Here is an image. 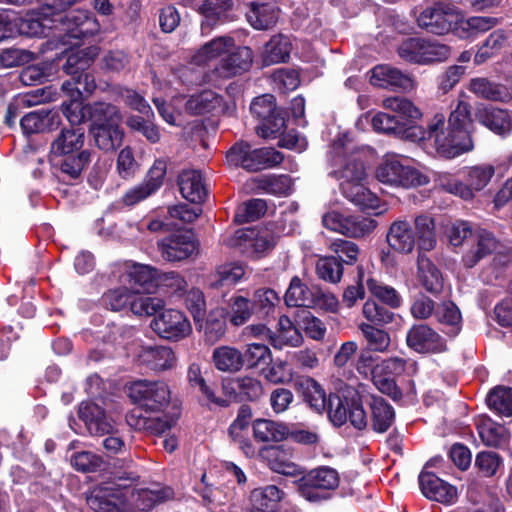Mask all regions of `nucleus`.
Here are the masks:
<instances>
[{"instance_id":"f257e3e1","label":"nucleus","mask_w":512,"mask_h":512,"mask_svg":"<svg viewBox=\"0 0 512 512\" xmlns=\"http://www.w3.org/2000/svg\"><path fill=\"white\" fill-rule=\"evenodd\" d=\"M330 175L340 181L343 195L362 210H375L378 198L363 185L366 178L365 167L356 153H347V149L334 143L331 151Z\"/></svg>"},{"instance_id":"f03ea898","label":"nucleus","mask_w":512,"mask_h":512,"mask_svg":"<svg viewBox=\"0 0 512 512\" xmlns=\"http://www.w3.org/2000/svg\"><path fill=\"white\" fill-rule=\"evenodd\" d=\"M383 107L390 112H379L372 118L375 131L404 135L422 116L420 110L407 98L388 97L383 100Z\"/></svg>"},{"instance_id":"7ed1b4c3","label":"nucleus","mask_w":512,"mask_h":512,"mask_svg":"<svg viewBox=\"0 0 512 512\" xmlns=\"http://www.w3.org/2000/svg\"><path fill=\"white\" fill-rule=\"evenodd\" d=\"M428 139L433 142L437 154L446 159L456 158L474 148L471 130L447 125L445 116L436 114L427 128Z\"/></svg>"},{"instance_id":"20e7f679","label":"nucleus","mask_w":512,"mask_h":512,"mask_svg":"<svg viewBox=\"0 0 512 512\" xmlns=\"http://www.w3.org/2000/svg\"><path fill=\"white\" fill-rule=\"evenodd\" d=\"M78 415L92 436L103 437L102 446L108 456L127 452L128 448L124 439L115 429L103 408L92 402H82Z\"/></svg>"},{"instance_id":"39448f33","label":"nucleus","mask_w":512,"mask_h":512,"mask_svg":"<svg viewBox=\"0 0 512 512\" xmlns=\"http://www.w3.org/2000/svg\"><path fill=\"white\" fill-rule=\"evenodd\" d=\"M226 159L230 165L256 172L280 165L284 155L272 147L252 149L249 143L241 141L228 150Z\"/></svg>"},{"instance_id":"423d86ee","label":"nucleus","mask_w":512,"mask_h":512,"mask_svg":"<svg viewBox=\"0 0 512 512\" xmlns=\"http://www.w3.org/2000/svg\"><path fill=\"white\" fill-rule=\"evenodd\" d=\"M377 179L387 185L403 188L422 186L428 183L426 175L407 164L406 159L387 156L376 170Z\"/></svg>"},{"instance_id":"0eeeda50","label":"nucleus","mask_w":512,"mask_h":512,"mask_svg":"<svg viewBox=\"0 0 512 512\" xmlns=\"http://www.w3.org/2000/svg\"><path fill=\"white\" fill-rule=\"evenodd\" d=\"M340 477L336 469L320 466L312 469L299 479V493L309 502L327 500L330 491L338 488Z\"/></svg>"},{"instance_id":"6e6552de","label":"nucleus","mask_w":512,"mask_h":512,"mask_svg":"<svg viewBox=\"0 0 512 512\" xmlns=\"http://www.w3.org/2000/svg\"><path fill=\"white\" fill-rule=\"evenodd\" d=\"M252 115L259 121L256 133L263 138H276L284 131L286 122L281 110L276 106L272 94H264L253 99L250 105Z\"/></svg>"},{"instance_id":"1a4fd4ad","label":"nucleus","mask_w":512,"mask_h":512,"mask_svg":"<svg viewBox=\"0 0 512 512\" xmlns=\"http://www.w3.org/2000/svg\"><path fill=\"white\" fill-rule=\"evenodd\" d=\"M405 61L417 64L442 62L450 56V47L435 40L408 38L397 49Z\"/></svg>"},{"instance_id":"9d476101","label":"nucleus","mask_w":512,"mask_h":512,"mask_svg":"<svg viewBox=\"0 0 512 512\" xmlns=\"http://www.w3.org/2000/svg\"><path fill=\"white\" fill-rule=\"evenodd\" d=\"M277 241V237L267 228L256 231L245 228L235 231L234 235L229 237L225 243L247 258H260L268 251H271Z\"/></svg>"},{"instance_id":"9b49d317","label":"nucleus","mask_w":512,"mask_h":512,"mask_svg":"<svg viewBox=\"0 0 512 512\" xmlns=\"http://www.w3.org/2000/svg\"><path fill=\"white\" fill-rule=\"evenodd\" d=\"M132 401L146 411L161 412L168 407L171 391L164 381L137 380L129 388Z\"/></svg>"},{"instance_id":"f8f14e48","label":"nucleus","mask_w":512,"mask_h":512,"mask_svg":"<svg viewBox=\"0 0 512 512\" xmlns=\"http://www.w3.org/2000/svg\"><path fill=\"white\" fill-rule=\"evenodd\" d=\"M99 47L89 46L70 53L63 64V71L72 76L78 87L81 88V95H91L96 89L95 77L86 70L92 65L99 55Z\"/></svg>"},{"instance_id":"ddd939ff","label":"nucleus","mask_w":512,"mask_h":512,"mask_svg":"<svg viewBox=\"0 0 512 512\" xmlns=\"http://www.w3.org/2000/svg\"><path fill=\"white\" fill-rule=\"evenodd\" d=\"M323 225L334 232L348 237H363L371 233L377 226V222L363 215H343L332 211L322 218Z\"/></svg>"},{"instance_id":"4468645a","label":"nucleus","mask_w":512,"mask_h":512,"mask_svg":"<svg viewBox=\"0 0 512 512\" xmlns=\"http://www.w3.org/2000/svg\"><path fill=\"white\" fill-rule=\"evenodd\" d=\"M462 21V15L449 5H435L426 8L419 15L418 25L428 33L444 35Z\"/></svg>"},{"instance_id":"2eb2a0df","label":"nucleus","mask_w":512,"mask_h":512,"mask_svg":"<svg viewBox=\"0 0 512 512\" xmlns=\"http://www.w3.org/2000/svg\"><path fill=\"white\" fill-rule=\"evenodd\" d=\"M150 326L159 337L169 341L182 340L192 332L187 317L176 309H162Z\"/></svg>"},{"instance_id":"dca6fc26","label":"nucleus","mask_w":512,"mask_h":512,"mask_svg":"<svg viewBox=\"0 0 512 512\" xmlns=\"http://www.w3.org/2000/svg\"><path fill=\"white\" fill-rule=\"evenodd\" d=\"M161 257L168 262H180L191 257L197 250V243L187 232H176L157 242Z\"/></svg>"},{"instance_id":"f3484780","label":"nucleus","mask_w":512,"mask_h":512,"mask_svg":"<svg viewBox=\"0 0 512 512\" xmlns=\"http://www.w3.org/2000/svg\"><path fill=\"white\" fill-rule=\"evenodd\" d=\"M501 248V243L493 233L485 229L476 230L462 256V263L466 268H473L487 256L500 252Z\"/></svg>"},{"instance_id":"a211bd4d","label":"nucleus","mask_w":512,"mask_h":512,"mask_svg":"<svg viewBox=\"0 0 512 512\" xmlns=\"http://www.w3.org/2000/svg\"><path fill=\"white\" fill-rule=\"evenodd\" d=\"M406 343L418 353H441L446 351L445 340L427 324H415L407 332Z\"/></svg>"},{"instance_id":"6ab92c4d","label":"nucleus","mask_w":512,"mask_h":512,"mask_svg":"<svg viewBox=\"0 0 512 512\" xmlns=\"http://www.w3.org/2000/svg\"><path fill=\"white\" fill-rule=\"evenodd\" d=\"M259 456L275 473L295 477L301 468L292 461L293 449L285 445L266 446L259 450Z\"/></svg>"},{"instance_id":"aec40b11","label":"nucleus","mask_w":512,"mask_h":512,"mask_svg":"<svg viewBox=\"0 0 512 512\" xmlns=\"http://www.w3.org/2000/svg\"><path fill=\"white\" fill-rule=\"evenodd\" d=\"M67 35L81 39L97 34L100 24L90 11L73 10L60 18Z\"/></svg>"},{"instance_id":"412c9836","label":"nucleus","mask_w":512,"mask_h":512,"mask_svg":"<svg viewBox=\"0 0 512 512\" xmlns=\"http://www.w3.org/2000/svg\"><path fill=\"white\" fill-rule=\"evenodd\" d=\"M294 389L310 409L323 413L327 407L328 396L322 385L309 376L298 377L294 381Z\"/></svg>"},{"instance_id":"4be33fe9","label":"nucleus","mask_w":512,"mask_h":512,"mask_svg":"<svg viewBox=\"0 0 512 512\" xmlns=\"http://www.w3.org/2000/svg\"><path fill=\"white\" fill-rule=\"evenodd\" d=\"M370 82L382 88L411 90L414 87L413 79L408 74L387 64L377 65L371 70Z\"/></svg>"},{"instance_id":"5701e85b","label":"nucleus","mask_w":512,"mask_h":512,"mask_svg":"<svg viewBox=\"0 0 512 512\" xmlns=\"http://www.w3.org/2000/svg\"><path fill=\"white\" fill-rule=\"evenodd\" d=\"M419 484L424 496L437 502L451 503L457 496V490L454 486L443 481L432 472H421Z\"/></svg>"},{"instance_id":"b1692460","label":"nucleus","mask_w":512,"mask_h":512,"mask_svg":"<svg viewBox=\"0 0 512 512\" xmlns=\"http://www.w3.org/2000/svg\"><path fill=\"white\" fill-rule=\"evenodd\" d=\"M252 61V50L248 47H238L221 58L219 64L215 67V71L222 78H230L248 70Z\"/></svg>"},{"instance_id":"393cba45","label":"nucleus","mask_w":512,"mask_h":512,"mask_svg":"<svg viewBox=\"0 0 512 512\" xmlns=\"http://www.w3.org/2000/svg\"><path fill=\"white\" fill-rule=\"evenodd\" d=\"M467 89L476 97L492 102L507 103L512 99V93L506 85L487 77L470 79Z\"/></svg>"},{"instance_id":"a878e982","label":"nucleus","mask_w":512,"mask_h":512,"mask_svg":"<svg viewBox=\"0 0 512 512\" xmlns=\"http://www.w3.org/2000/svg\"><path fill=\"white\" fill-rule=\"evenodd\" d=\"M85 142L82 127L62 128L50 145V156L59 157L80 152Z\"/></svg>"},{"instance_id":"bb28decb","label":"nucleus","mask_w":512,"mask_h":512,"mask_svg":"<svg viewBox=\"0 0 512 512\" xmlns=\"http://www.w3.org/2000/svg\"><path fill=\"white\" fill-rule=\"evenodd\" d=\"M417 279L420 285L434 296L441 294L444 289V278L441 271L422 252H419L417 257Z\"/></svg>"},{"instance_id":"cd10ccee","label":"nucleus","mask_w":512,"mask_h":512,"mask_svg":"<svg viewBox=\"0 0 512 512\" xmlns=\"http://www.w3.org/2000/svg\"><path fill=\"white\" fill-rule=\"evenodd\" d=\"M138 359L141 364L154 371L171 369L176 362L173 350L168 346H142Z\"/></svg>"},{"instance_id":"c85d7f7f","label":"nucleus","mask_w":512,"mask_h":512,"mask_svg":"<svg viewBox=\"0 0 512 512\" xmlns=\"http://www.w3.org/2000/svg\"><path fill=\"white\" fill-rule=\"evenodd\" d=\"M386 237L388 245L398 253L409 254L415 247V233L406 220L394 221Z\"/></svg>"},{"instance_id":"c756f323","label":"nucleus","mask_w":512,"mask_h":512,"mask_svg":"<svg viewBox=\"0 0 512 512\" xmlns=\"http://www.w3.org/2000/svg\"><path fill=\"white\" fill-rule=\"evenodd\" d=\"M178 185L181 195L192 203H200L206 197V187L198 170H183L178 176Z\"/></svg>"},{"instance_id":"7c9ffc66","label":"nucleus","mask_w":512,"mask_h":512,"mask_svg":"<svg viewBox=\"0 0 512 512\" xmlns=\"http://www.w3.org/2000/svg\"><path fill=\"white\" fill-rule=\"evenodd\" d=\"M479 122L497 135L505 137L512 131V119L508 110L485 108L477 114Z\"/></svg>"},{"instance_id":"2f4dec72","label":"nucleus","mask_w":512,"mask_h":512,"mask_svg":"<svg viewBox=\"0 0 512 512\" xmlns=\"http://www.w3.org/2000/svg\"><path fill=\"white\" fill-rule=\"evenodd\" d=\"M88 117L92 124L90 128L120 125L122 114L119 108L111 103L95 102L87 105Z\"/></svg>"},{"instance_id":"473e14b6","label":"nucleus","mask_w":512,"mask_h":512,"mask_svg":"<svg viewBox=\"0 0 512 512\" xmlns=\"http://www.w3.org/2000/svg\"><path fill=\"white\" fill-rule=\"evenodd\" d=\"M289 427L269 419H256L253 422V436L263 443L281 442L288 439Z\"/></svg>"},{"instance_id":"72a5a7b5","label":"nucleus","mask_w":512,"mask_h":512,"mask_svg":"<svg viewBox=\"0 0 512 512\" xmlns=\"http://www.w3.org/2000/svg\"><path fill=\"white\" fill-rule=\"evenodd\" d=\"M235 48L232 37L221 36L204 44L193 56V62L197 65L206 64L218 57H222Z\"/></svg>"},{"instance_id":"f704fd0d","label":"nucleus","mask_w":512,"mask_h":512,"mask_svg":"<svg viewBox=\"0 0 512 512\" xmlns=\"http://www.w3.org/2000/svg\"><path fill=\"white\" fill-rule=\"evenodd\" d=\"M369 406L373 430L378 433L386 432L394 422L395 411L382 397L372 395Z\"/></svg>"},{"instance_id":"c9c22d12","label":"nucleus","mask_w":512,"mask_h":512,"mask_svg":"<svg viewBox=\"0 0 512 512\" xmlns=\"http://www.w3.org/2000/svg\"><path fill=\"white\" fill-rule=\"evenodd\" d=\"M212 363L221 372L236 373L243 368L242 352L232 346H220L212 352Z\"/></svg>"},{"instance_id":"e433bc0d","label":"nucleus","mask_w":512,"mask_h":512,"mask_svg":"<svg viewBox=\"0 0 512 512\" xmlns=\"http://www.w3.org/2000/svg\"><path fill=\"white\" fill-rule=\"evenodd\" d=\"M270 342L276 349H282L284 346L297 347L302 344L303 337L290 318L282 315L278 321V331L270 336Z\"/></svg>"},{"instance_id":"4c0bfd02","label":"nucleus","mask_w":512,"mask_h":512,"mask_svg":"<svg viewBox=\"0 0 512 512\" xmlns=\"http://www.w3.org/2000/svg\"><path fill=\"white\" fill-rule=\"evenodd\" d=\"M96 146L104 152H113L118 149L124 139V131L120 125L90 128Z\"/></svg>"},{"instance_id":"58836bf2","label":"nucleus","mask_w":512,"mask_h":512,"mask_svg":"<svg viewBox=\"0 0 512 512\" xmlns=\"http://www.w3.org/2000/svg\"><path fill=\"white\" fill-rule=\"evenodd\" d=\"M164 301L155 296H151L147 291L133 289L130 302V310L137 316H151L164 308Z\"/></svg>"},{"instance_id":"ea45409f","label":"nucleus","mask_w":512,"mask_h":512,"mask_svg":"<svg viewBox=\"0 0 512 512\" xmlns=\"http://www.w3.org/2000/svg\"><path fill=\"white\" fill-rule=\"evenodd\" d=\"M285 492L276 485H266L255 488L250 493L251 507L257 510H274L275 504L280 502Z\"/></svg>"},{"instance_id":"a19ab883","label":"nucleus","mask_w":512,"mask_h":512,"mask_svg":"<svg viewBox=\"0 0 512 512\" xmlns=\"http://www.w3.org/2000/svg\"><path fill=\"white\" fill-rule=\"evenodd\" d=\"M292 45L290 39L284 35H275L265 45L263 63L273 65L286 62L290 57Z\"/></svg>"},{"instance_id":"79ce46f5","label":"nucleus","mask_w":512,"mask_h":512,"mask_svg":"<svg viewBox=\"0 0 512 512\" xmlns=\"http://www.w3.org/2000/svg\"><path fill=\"white\" fill-rule=\"evenodd\" d=\"M221 97L211 90L192 95L185 103V111L190 115H202L214 111L221 105Z\"/></svg>"},{"instance_id":"37998d69","label":"nucleus","mask_w":512,"mask_h":512,"mask_svg":"<svg viewBox=\"0 0 512 512\" xmlns=\"http://www.w3.org/2000/svg\"><path fill=\"white\" fill-rule=\"evenodd\" d=\"M414 225L420 252L433 250L437 243L434 219L428 215H419L415 218Z\"/></svg>"},{"instance_id":"c03bdc74","label":"nucleus","mask_w":512,"mask_h":512,"mask_svg":"<svg viewBox=\"0 0 512 512\" xmlns=\"http://www.w3.org/2000/svg\"><path fill=\"white\" fill-rule=\"evenodd\" d=\"M245 275V268L238 263H226L216 268L211 276L210 286L220 288L237 284Z\"/></svg>"},{"instance_id":"a18cd8bd","label":"nucleus","mask_w":512,"mask_h":512,"mask_svg":"<svg viewBox=\"0 0 512 512\" xmlns=\"http://www.w3.org/2000/svg\"><path fill=\"white\" fill-rule=\"evenodd\" d=\"M358 328L366 341L369 351L384 353L388 350L391 339L387 331L364 322L360 323Z\"/></svg>"},{"instance_id":"49530a36","label":"nucleus","mask_w":512,"mask_h":512,"mask_svg":"<svg viewBox=\"0 0 512 512\" xmlns=\"http://www.w3.org/2000/svg\"><path fill=\"white\" fill-rule=\"evenodd\" d=\"M254 312V305L248 298L233 295L229 300V321L234 326L244 325L250 320Z\"/></svg>"},{"instance_id":"de8ad7c7","label":"nucleus","mask_w":512,"mask_h":512,"mask_svg":"<svg viewBox=\"0 0 512 512\" xmlns=\"http://www.w3.org/2000/svg\"><path fill=\"white\" fill-rule=\"evenodd\" d=\"M479 436L486 446L502 447L507 444L510 438L509 431L498 423L487 421L479 427Z\"/></svg>"},{"instance_id":"09e8293b","label":"nucleus","mask_w":512,"mask_h":512,"mask_svg":"<svg viewBox=\"0 0 512 512\" xmlns=\"http://www.w3.org/2000/svg\"><path fill=\"white\" fill-rule=\"evenodd\" d=\"M316 274L326 282L336 284L343 276V264L336 256H323L316 262Z\"/></svg>"},{"instance_id":"8fccbe9b","label":"nucleus","mask_w":512,"mask_h":512,"mask_svg":"<svg viewBox=\"0 0 512 512\" xmlns=\"http://www.w3.org/2000/svg\"><path fill=\"white\" fill-rule=\"evenodd\" d=\"M232 5L231 0H205L201 6V12L205 17L201 24L202 31L211 28L221 20L225 13L232 8Z\"/></svg>"},{"instance_id":"3c124183","label":"nucleus","mask_w":512,"mask_h":512,"mask_svg":"<svg viewBox=\"0 0 512 512\" xmlns=\"http://www.w3.org/2000/svg\"><path fill=\"white\" fill-rule=\"evenodd\" d=\"M127 423L136 430H147L154 434H163L171 429L174 424V420H168L160 417L145 418L131 413L127 416Z\"/></svg>"},{"instance_id":"603ef678","label":"nucleus","mask_w":512,"mask_h":512,"mask_svg":"<svg viewBox=\"0 0 512 512\" xmlns=\"http://www.w3.org/2000/svg\"><path fill=\"white\" fill-rule=\"evenodd\" d=\"M362 314L367 320L366 323L382 327L394 320L395 314L382 304L374 300H367L362 308Z\"/></svg>"},{"instance_id":"864d4df0","label":"nucleus","mask_w":512,"mask_h":512,"mask_svg":"<svg viewBox=\"0 0 512 512\" xmlns=\"http://www.w3.org/2000/svg\"><path fill=\"white\" fill-rule=\"evenodd\" d=\"M158 271L148 265L135 264L128 272L129 283L135 287L133 289H140L141 291H148L153 286V281L158 278Z\"/></svg>"},{"instance_id":"5fc2aeb1","label":"nucleus","mask_w":512,"mask_h":512,"mask_svg":"<svg viewBox=\"0 0 512 512\" xmlns=\"http://www.w3.org/2000/svg\"><path fill=\"white\" fill-rule=\"evenodd\" d=\"M267 211L266 201L251 199L239 205L235 211L234 222L243 224L258 220Z\"/></svg>"},{"instance_id":"6e6d98bb","label":"nucleus","mask_w":512,"mask_h":512,"mask_svg":"<svg viewBox=\"0 0 512 512\" xmlns=\"http://www.w3.org/2000/svg\"><path fill=\"white\" fill-rule=\"evenodd\" d=\"M487 403L498 414L512 416V388H494L487 396Z\"/></svg>"},{"instance_id":"4d7b16f0","label":"nucleus","mask_w":512,"mask_h":512,"mask_svg":"<svg viewBox=\"0 0 512 512\" xmlns=\"http://www.w3.org/2000/svg\"><path fill=\"white\" fill-rule=\"evenodd\" d=\"M90 157L91 153L88 150H81L76 155L68 154L60 164V170L69 179H77L89 164Z\"/></svg>"},{"instance_id":"13d9d810","label":"nucleus","mask_w":512,"mask_h":512,"mask_svg":"<svg viewBox=\"0 0 512 512\" xmlns=\"http://www.w3.org/2000/svg\"><path fill=\"white\" fill-rule=\"evenodd\" d=\"M472 106L464 96H460L448 117L447 125L461 129H470L472 125Z\"/></svg>"},{"instance_id":"bf43d9fd","label":"nucleus","mask_w":512,"mask_h":512,"mask_svg":"<svg viewBox=\"0 0 512 512\" xmlns=\"http://www.w3.org/2000/svg\"><path fill=\"white\" fill-rule=\"evenodd\" d=\"M350 407L351 402L347 399H342L337 394H329L325 411H327L330 421L335 426H342L348 420Z\"/></svg>"},{"instance_id":"052dcab7","label":"nucleus","mask_w":512,"mask_h":512,"mask_svg":"<svg viewBox=\"0 0 512 512\" xmlns=\"http://www.w3.org/2000/svg\"><path fill=\"white\" fill-rule=\"evenodd\" d=\"M233 389L241 399L254 401L263 394V386L260 380L250 376L237 377L233 380Z\"/></svg>"},{"instance_id":"680f3d73","label":"nucleus","mask_w":512,"mask_h":512,"mask_svg":"<svg viewBox=\"0 0 512 512\" xmlns=\"http://www.w3.org/2000/svg\"><path fill=\"white\" fill-rule=\"evenodd\" d=\"M168 497L169 491L165 489H140L132 494L133 503L139 510L142 511L152 509Z\"/></svg>"},{"instance_id":"e2e57ef3","label":"nucleus","mask_w":512,"mask_h":512,"mask_svg":"<svg viewBox=\"0 0 512 512\" xmlns=\"http://www.w3.org/2000/svg\"><path fill=\"white\" fill-rule=\"evenodd\" d=\"M495 174V167L491 164H481L469 168L466 181L472 188V192L483 190Z\"/></svg>"},{"instance_id":"0e129e2a","label":"nucleus","mask_w":512,"mask_h":512,"mask_svg":"<svg viewBox=\"0 0 512 512\" xmlns=\"http://www.w3.org/2000/svg\"><path fill=\"white\" fill-rule=\"evenodd\" d=\"M310 296L308 287L302 283L300 278L293 277L285 293L284 300L289 307H301L308 305Z\"/></svg>"},{"instance_id":"69168bd1","label":"nucleus","mask_w":512,"mask_h":512,"mask_svg":"<svg viewBox=\"0 0 512 512\" xmlns=\"http://www.w3.org/2000/svg\"><path fill=\"white\" fill-rule=\"evenodd\" d=\"M435 316L439 323L451 327V332L457 333L460 329L461 313L451 301H444L437 305Z\"/></svg>"},{"instance_id":"338daca9","label":"nucleus","mask_w":512,"mask_h":512,"mask_svg":"<svg viewBox=\"0 0 512 512\" xmlns=\"http://www.w3.org/2000/svg\"><path fill=\"white\" fill-rule=\"evenodd\" d=\"M242 359L243 365L246 363L249 368H255L259 365H268L272 361V353L265 344L251 343L242 353Z\"/></svg>"},{"instance_id":"774afa93","label":"nucleus","mask_w":512,"mask_h":512,"mask_svg":"<svg viewBox=\"0 0 512 512\" xmlns=\"http://www.w3.org/2000/svg\"><path fill=\"white\" fill-rule=\"evenodd\" d=\"M87 504L94 512H119L114 496L107 493V489H95L87 497Z\"/></svg>"}]
</instances>
